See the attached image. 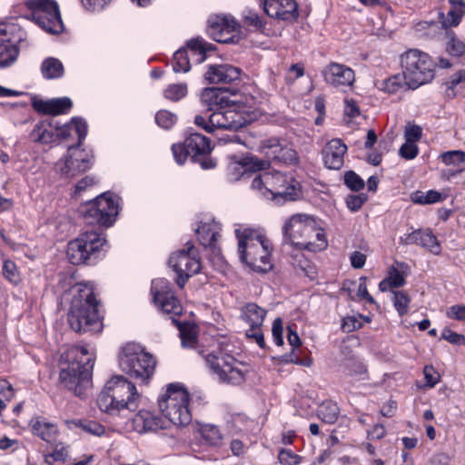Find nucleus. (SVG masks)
<instances>
[{
	"instance_id": "obj_1",
	"label": "nucleus",
	"mask_w": 465,
	"mask_h": 465,
	"mask_svg": "<svg viewBox=\"0 0 465 465\" xmlns=\"http://www.w3.org/2000/svg\"><path fill=\"white\" fill-rule=\"evenodd\" d=\"M94 357L87 348L72 346L60 357V382L75 395L82 397L91 383Z\"/></svg>"
},
{
	"instance_id": "obj_2",
	"label": "nucleus",
	"mask_w": 465,
	"mask_h": 465,
	"mask_svg": "<svg viewBox=\"0 0 465 465\" xmlns=\"http://www.w3.org/2000/svg\"><path fill=\"white\" fill-rule=\"evenodd\" d=\"M68 323L76 332H100L103 330L99 303L91 283H80L68 312Z\"/></svg>"
},
{
	"instance_id": "obj_3",
	"label": "nucleus",
	"mask_w": 465,
	"mask_h": 465,
	"mask_svg": "<svg viewBox=\"0 0 465 465\" xmlns=\"http://www.w3.org/2000/svg\"><path fill=\"white\" fill-rule=\"evenodd\" d=\"M282 231L284 241L300 249L315 252L328 246L323 229L313 217L307 214H293L284 223Z\"/></svg>"
},
{
	"instance_id": "obj_4",
	"label": "nucleus",
	"mask_w": 465,
	"mask_h": 465,
	"mask_svg": "<svg viewBox=\"0 0 465 465\" xmlns=\"http://www.w3.org/2000/svg\"><path fill=\"white\" fill-rule=\"evenodd\" d=\"M139 398L135 385L124 376L116 375L105 383L97 397V405L102 411L116 415L123 411H135Z\"/></svg>"
},
{
	"instance_id": "obj_5",
	"label": "nucleus",
	"mask_w": 465,
	"mask_h": 465,
	"mask_svg": "<svg viewBox=\"0 0 465 465\" xmlns=\"http://www.w3.org/2000/svg\"><path fill=\"white\" fill-rule=\"evenodd\" d=\"M235 233L241 261L254 272H269L272 268L270 241L261 232L251 228L236 229Z\"/></svg>"
},
{
	"instance_id": "obj_6",
	"label": "nucleus",
	"mask_w": 465,
	"mask_h": 465,
	"mask_svg": "<svg viewBox=\"0 0 465 465\" xmlns=\"http://www.w3.org/2000/svg\"><path fill=\"white\" fill-rule=\"evenodd\" d=\"M151 292L153 295V302L161 309L165 314H171L172 322L174 323L180 331V338L182 345L184 348H193L196 343V330L195 326L187 322L180 323L173 316L182 313V305L174 295L169 281L159 278L152 282Z\"/></svg>"
},
{
	"instance_id": "obj_7",
	"label": "nucleus",
	"mask_w": 465,
	"mask_h": 465,
	"mask_svg": "<svg viewBox=\"0 0 465 465\" xmlns=\"http://www.w3.org/2000/svg\"><path fill=\"white\" fill-rule=\"evenodd\" d=\"M251 187L277 203L295 201L302 193L300 183L292 175L279 171L265 172L257 175L252 180Z\"/></svg>"
},
{
	"instance_id": "obj_8",
	"label": "nucleus",
	"mask_w": 465,
	"mask_h": 465,
	"mask_svg": "<svg viewBox=\"0 0 465 465\" xmlns=\"http://www.w3.org/2000/svg\"><path fill=\"white\" fill-rule=\"evenodd\" d=\"M107 241L96 231H86L67 244V258L72 264L92 265L104 255Z\"/></svg>"
},
{
	"instance_id": "obj_9",
	"label": "nucleus",
	"mask_w": 465,
	"mask_h": 465,
	"mask_svg": "<svg viewBox=\"0 0 465 465\" xmlns=\"http://www.w3.org/2000/svg\"><path fill=\"white\" fill-rule=\"evenodd\" d=\"M120 369L130 377L147 381L153 375L156 361L137 343L128 342L118 354Z\"/></svg>"
},
{
	"instance_id": "obj_10",
	"label": "nucleus",
	"mask_w": 465,
	"mask_h": 465,
	"mask_svg": "<svg viewBox=\"0 0 465 465\" xmlns=\"http://www.w3.org/2000/svg\"><path fill=\"white\" fill-rule=\"evenodd\" d=\"M189 392L181 385L171 383L165 393L159 399L158 405L162 414L173 425L183 427L192 421L189 408Z\"/></svg>"
},
{
	"instance_id": "obj_11",
	"label": "nucleus",
	"mask_w": 465,
	"mask_h": 465,
	"mask_svg": "<svg viewBox=\"0 0 465 465\" xmlns=\"http://www.w3.org/2000/svg\"><path fill=\"white\" fill-rule=\"evenodd\" d=\"M401 66L406 86L416 89L434 78L431 58L418 49H410L401 55Z\"/></svg>"
},
{
	"instance_id": "obj_12",
	"label": "nucleus",
	"mask_w": 465,
	"mask_h": 465,
	"mask_svg": "<svg viewBox=\"0 0 465 465\" xmlns=\"http://www.w3.org/2000/svg\"><path fill=\"white\" fill-rule=\"evenodd\" d=\"M119 212V197L110 192L103 193L86 203L84 218L86 223L110 227Z\"/></svg>"
},
{
	"instance_id": "obj_13",
	"label": "nucleus",
	"mask_w": 465,
	"mask_h": 465,
	"mask_svg": "<svg viewBox=\"0 0 465 465\" xmlns=\"http://www.w3.org/2000/svg\"><path fill=\"white\" fill-rule=\"evenodd\" d=\"M205 361L212 373L221 382L240 385L245 380V373L240 368L242 362L222 349L213 351L205 356Z\"/></svg>"
},
{
	"instance_id": "obj_14",
	"label": "nucleus",
	"mask_w": 465,
	"mask_h": 465,
	"mask_svg": "<svg viewBox=\"0 0 465 465\" xmlns=\"http://www.w3.org/2000/svg\"><path fill=\"white\" fill-rule=\"evenodd\" d=\"M30 11V18L49 34H60L64 31L58 4L54 0H25Z\"/></svg>"
},
{
	"instance_id": "obj_15",
	"label": "nucleus",
	"mask_w": 465,
	"mask_h": 465,
	"mask_svg": "<svg viewBox=\"0 0 465 465\" xmlns=\"http://www.w3.org/2000/svg\"><path fill=\"white\" fill-rule=\"evenodd\" d=\"M187 249L179 250L169 258V264L177 274L176 282L183 288L187 280L201 270L200 260L196 256L194 246L187 242Z\"/></svg>"
},
{
	"instance_id": "obj_16",
	"label": "nucleus",
	"mask_w": 465,
	"mask_h": 465,
	"mask_svg": "<svg viewBox=\"0 0 465 465\" xmlns=\"http://www.w3.org/2000/svg\"><path fill=\"white\" fill-rule=\"evenodd\" d=\"M93 155L85 147H67L64 156L55 164L56 171L64 177H74L92 165Z\"/></svg>"
},
{
	"instance_id": "obj_17",
	"label": "nucleus",
	"mask_w": 465,
	"mask_h": 465,
	"mask_svg": "<svg viewBox=\"0 0 465 465\" xmlns=\"http://www.w3.org/2000/svg\"><path fill=\"white\" fill-rule=\"evenodd\" d=\"M23 32L14 24L0 25V67L8 66L18 55Z\"/></svg>"
},
{
	"instance_id": "obj_18",
	"label": "nucleus",
	"mask_w": 465,
	"mask_h": 465,
	"mask_svg": "<svg viewBox=\"0 0 465 465\" xmlns=\"http://www.w3.org/2000/svg\"><path fill=\"white\" fill-rule=\"evenodd\" d=\"M249 121L243 116L242 106L235 104L234 107L213 111L209 116L210 126H204V130L213 133L215 129H238Z\"/></svg>"
},
{
	"instance_id": "obj_19",
	"label": "nucleus",
	"mask_w": 465,
	"mask_h": 465,
	"mask_svg": "<svg viewBox=\"0 0 465 465\" xmlns=\"http://www.w3.org/2000/svg\"><path fill=\"white\" fill-rule=\"evenodd\" d=\"M207 46L203 40L192 39L188 42L187 47L180 48L173 54V68L175 73H187L191 69L190 57L197 64L206 59Z\"/></svg>"
},
{
	"instance_id": "obj_20",
	"label": "nucleus",
	"mask_w": 465,
	"mask_h": 465,
	"mask_svg": "<svg viewBox=\"0 0 465 465\" xmlns=\"http://www.w3.org/2000/svg\"><path fill=\"white\" fill-rule=\"evenodd\" d=\"M266 314V310L254 302L246 303L241 309L242 319L250 326L245 331L246 337L253 340L261 348L265 346L262 326Z\"/></svg>"
},
{
	"instance_id": "obj_21",
	"label": "nucleus",
	"mask_w": 465,
	"mask_h": 465,
	"mask_svg": "<svg viewBox=\"0 0 465 465\" xmlns=\"http://www.w3.org/2000/svg\"><path fill=\"white\" fill-rule=\"evenodd\" d=\"M271 162L268 159H259L253 155H246L241 158L232 156L228 164V177L231 181H238L249 172L261 171L268 168Z\"/></svg>"
},
{
	"instance_id": "obj_22",
	"label": "nucleus",
	"mask_w": 465,
	"mask_h": 465,
	"mask_svg": "<svg viewBox=\"0 0 465 465\" xmlns=\"http://www.w3.org/2000/svg\"><path fill=\"white\" fill-rule=\"evenodd\" d=\"M213 147H172L175 162L182 165L188 157L192 162L198 163L203 170L213 169L216 166V160L212 158Z\"/></svg>"
},
{
	"instance_id": "obj_23",
	"label": "nucleus",
	"mask_w": 465,
	"mask_h": 465,
	"mask_svg": "<svg viewBox=\"0 0 465 465\" xmlns=\"http://www.w3.org/2000/svg\"><path fill=\"white\" fill-rule=\"evenodd\" d=\"M239 30L237 22L227 15H213L208 20V34L216 42L229 43Z\"/></svg>"
},
{
	"instance_id": "obj_24",
	"label": "nucleus",
	"mask_w": 465,
	"mask_h": 465,
	"mask_svg": "<svg viewBox=\"0 0 465 465\" xmlns=\"http://www.w3.org/2000/svg\"><path fill=\"white\" fill-rule=\"evenodd\" d=\"M230 94H236V90L221 87L205 88L202 92L201 102L207 107L208 111L234 107L237 103L236 101L230 99Z\"/></svg>"
},
{
	"instance_id": "obj_25",
	"label": "nucleus",
	"mask_w": 465,
	"mask_h": 465,
	"mask_svg": "<svg viewBox=\"0 0 465 465\" xmlns=\"http://www.w3.org/2000/svg\"><path fill=\"white\" fill-rule=\"evenodd\" d=\"M322 75L328 84L340 89L351 87L355 80L353 70L338 63L327 65L322 71Z\"/></svg>"
},
{
	"instance_id": "obj_26",
	"label": "nucleus",
	"mask_w": 465,
	"mask_h": 465,
	"mask_svg": "<svg viewBox=\"0 0 465 465\" xmlns=\"http://www.w3.org/2000/svg\"><path fill=\"white\" fill-rule=\"evenodd\" d=\"M262 5L264 12L272 18L289 21L298 15L295 0H263Z\"/></svg>"
},
{
	"instance_id": "obj_27",
	"label": "nucleus",
	"mask_w": 465,
	"mask_h": 465,
	"mask_svg": "<svg viewBox=\"0 0 465 465\" xmlns=\"http://www.w3.org/2000/svg\"><path fill=\"white\" fill-rule=\"evenodd\" d=\"M32 106L37 113L43 114L59 115L67 114L71 110L73 103L68 97L54 98L50 100L34 98L32 101Z\"/></svg>"
},
{
	"instance_id": "obj_28",
	"label": "nucleus",
	"mask_w": 465,
	"mask_h": 465,
	"mask_svg": "<svg viewBox=\"0 0 465 465\" xmlns=\"http://www.w3.org/2000/svg\"><path fill=\"white\" fill-rule=\"evenodd\" d=\"M221 224L213 219L206 222H201V224L195 230L198 241L204 248H210L214 252L217 249V239L220 236Z\"/></svg>"
},
{
	"instance_id": "obj_29",
	"label": "nucleus",
	"mask_w": 465,
	"mask_h": 465,
	"mask_svg": "<svg viewBox=\"0 0 465 465\" xmlns=\"http://www.w3.org/2000/svg\"><path fill=\"white\" fill-rule=\"evenodd\" d=\"M241 70L230 64H216L209 67L205 79L211 84H231L240 79Z\"/></svg>"
},
{
	"instance_id": "obj_30",
	"label": "nucleus",
	"mask_w": 465,
	"mask_h": 465,
	"mask_svg": "<svg viewBox=\"0 0 465 465\" xmlns=\"http://www.w3.org/2000/svg\"><path fill=\"white\" fill-rule=\"evenodd\" d=\"M133 429L138 433L163 429L162 420L150 411L141 410L132 419Z\"/></svg>"
},
{
	"instance_id": "obj_31",
	"label": "nucleus",
	"mask_w": 465,
	"mask_h": 465,
	"mask_svg": "<svg viewBox=\"0 0 465 465\" xmlns=\"http://www.w3.org/2000/svg\"><path fill=\"white\" fill-rule=\"evenodd\" d=\"M29 427L34 435L48 443L53 442L59 433L56 424L41 416L32 418L29 421Z\"/></svg>"
},
{
	"instance_id": "obj_32",
	"label": "nucleus",
	"mask_w": 465,
	"mask_h": 465,
	"mask_svg": "<svg viewBox=\"0 0 465 465\" xmlns=\"http://www.w3.org/2000/svg\"><path fill=\"white\" fill-rule=\"evenodd\" d=\"M450 8L447 15L440 13V21L443 28L459 25L465 15V2L463 0H449Z\"/></svg>"
},
{
	"instance_id": "obj_33",
	"label": "nucleus",
	"mask_w": 465,
	"mask_h": 465,
	"mask_svg": "<svg viewBox=\"0 0 465 465\" xmlns=\"http://www.w3.org/2000/svg\"><path fill=\"white\" fill-rule=\"evenodd\" d=\"M347 147H324L322 161L326 168L339 170L343 165V156Z\"/></svg>"
},
{
	"instance_id": "obj_34",
	"label": "nucleus",
	"mask_w": 465,
	"mask_h": 465,
	"mask_svg": "<svg viewBox=\"0 0 465 465\" xmlns=\"http://www.w3.org/2000/svg\"><path fill=\"white\" fill-rule=\"evenodd\" d=\"M446 199V196L436 190H429L427 192L416 191L411 194V200L416 204H432L440 203Z\"/></svg>"
},
{
	"instance_id": "obj_35",
	"label": "nucleus",
	"mask_w": 465,
	"mask_h": 465,
	"mask_svg": "<svg viewBox=\"0 0 465 465\" xmlns=\"http://www.w3.org/2000/svg\"><path fill=\"white\" fill-rule=\"evenodd\" d=\"M41 72L45 79H55L64 74V66L57 58L48 57L42 63Z\"/></svg>"
},
{
	"instance_id": "obj_36",
	"label": "nucleus",
	"mask_w": 465,
	"mask_h": 465,
	"mask_svg": "<svg viewBox=\"0 0 465 465\" xmlns=\"http://www.w3.org/2000/svg\"><path fill=\"white\" fill-rule=\"evenodd\" d=\"M340 410L338 405L327 401L322 402L317 410V416L325 423L333 424L338 420Z\"/></svg>"
},
{
	"instance_id": "obj_37",
	"label": "nucleus",
	"mask_w": 465,
	"mask_h": 465,
	"mask_svg": "<svg viewBox=\"0 0 465 465\" xmlns=\"http://www.w3.org/2000/svg\"><path fill=\"white\" fill-rule=\"evenodd\" d=\"M202 440L205 444L213 447L221 446L223 442V435L217 426L213 424H204L200 428Z\"/></svg>"
},
{
	"instance_id": "obj_38",
	"label": "nucleus",
	"mask_w": 465,
	"mask_h": 465,
	"mask_svg": "<svg viewBox=\"0 0 465 465\" xmlns=\"http://www.w3.org/2000/svg\"><path fill=\"white\" fill-rule=\"evenodd\" d=\"M404 284L405 279L402 273L395 267H391L389 270L388 276L379 283V290L385 292L391 289L403 286Z\"/></svg>"
},
{
	"instance_id": "obj_39",
	"label": "nucleus",
	"mask_w": 465,
	"mask_h": 465,
	"mask_svg": "<svg viewBox=\"0 0 465 465\" xmlns=\"http://www.w3.org/2000/svg\"><path fill=\"white\" fill-rule=\"evenodd\" d=\"M419 245L433 254H439L441 251L440 244L431 230H420L419 235Z\"/></svg>"
},
{
	"instance_id": "obj_40",
	"label": "nucleus",
	"mask_w": 465,
	"mask_h": 465,
	"mask_svg": "<svg viewBox=\"0 0 465 465\" xmlns=\"http://www.w3.org/2000/svg\"><path fill=\"white\" fill-rule=\"evenodd\" d=\"M69 455L68 447L63 442H57L54 446V450L50 453L44 455L45 461L48 465H53L54 462H65Z\"/></svg>"
},
{
	"instance_id": "obj_41",
	"label": "nucleus",
	"mask_w": 465,
	"mask_h": 465,
	"mask_svg": "<svg viewBox=\"0 0 465 465\" xmlns=\"http://www.w3.org/2000/svg\"><path fill=\"white\" fill-rule=\"evenodd\" d=\"M406 85L403 74H394L389 78L382 80L379 84V89L389 93L395 94Z\"/></svg>"
},
{
	"instance_id": "obj_42",
	"label": "nucleus",
	"mask_w": 465,
	"mask_h": 465,
	"mask_svg": "<svg viewBox=\"0 0 465 465\" xmlns=\"http://www.w3.org/2000/svg\"><path fill=\"white\" fill-rule=\"evenodd\" d=\"M274 162H280L286 164H292L298 162V154L292 147H277L273 152Z\"/></svg>"
},
{
	"instance_id": "obj_43",
	"label": "nucleus",
	"mask_w": 465,
	"mask_h": 465,
	"mask_svg": "<svg viewBox=\"0 0 465 465\" xmlns=\"http://www.w3.org/2000/svg\"><path fill=\"white\" fill-rule=\"evenodd\" d=\"M187 84H172L163 91V96L173 102H177L187 95Z\"/></svg>"
},
{
	"instance_id": "obj_44",
	"label": "nucleus",
	"mask_w": 465,
	"mask_h": 465,
	"mask_svg": "<svg viewBox=\"0 0 465 465\" xmlns=\"http://www.w3.org/2000/svg\"><path fill=\"white\" fill-rule=\"evenodd\" d=\"M346 374L357 381L368 379V371L366 366L359 361L351 360L346 364Z\"/></svg>"
},
{
	"instance_id": "obj_45",
	"label": "nucleus",
	"mask_w": 465,
	"mask_h": 465,
	"mask_svg": "<svg viewBox=\"0 0 465 465\" xmlns=\"http://www.w3.org/2000/svg\"><path fill=\"white\" fill-rule=\"evenodd\" d=\"M446 48L452 56L460 57L465 54V43L456 36L453 32L448 34Z\"/></svg>"
},
{
	"instance_id": "obj_46",
	"label": "nucleus",
	"mask_w": 465,
	"mask_h": 465,
	"mask_svg": "<svg viewBox=\"0 0 465 465\" xmlns=\"http://www.w3.org/2000/svg\"><path fill=\"white\" fill-rule=\"evenodd\" d=\"M410 302L411 298L408 293L403 291L393 292V305L400 316L408 312Z\"/></svg>"
},
{
	"instance_id": "obj_47",
	"label": "nucleus",
	"mask_w": 465,
	"mask_h": 465,
	"mask_svg": "<svg viewBox=\"0 0 465 465\" xmlns=\"http://www.w3.org/2000/svg\"><path fill=\"white\" fill-rule=\"evenodd\" d=\"M177 122V115L168 110H160L155 114V123L163 129L172 128Z\"/></svg>"
},
{
	"instance_id": "obj_48",
	"label": "nucleus",
	"mask_w": 465,
	"mask_h": 465,
	"mask_svg": "<svg viewBox=\"0 0 465 465\" xmlns=\"http://www.w3.org/2000/svg\"><path fill=\"white\" fill-rule=\"evenodd\" d=\"M67 127L70 132H74L77 134V145H81L87 134V123L80 117H74Z\"/></svg>"
},
{
	"instance_id": "obj_49",
	"label": "nucleus",
	"mask_w": 465,
	"mask_h": 465,
	"mask_svg": "<svg viewBox=\"0 0 465 465\" xmlns=\"http://www.w3.org/2000/svg\"><path fill=\"white\" fill-rule=\"evenodd\" d=\"M2 273L7 281L14 284H17L20 282L16 264L9 259H3Z\"/></svg>"
},
{
	"instance_id": "obj_50",
	"label": "nucleus",
	"mask_w": 465,
	"mask_h": 465,
	"mask_svg": "<svg viewBox=\"0 0 465 465\" xmlns=\"http://www.w3.org/2000/svg\"><path fill=\"white\" fill-rule=\"evenodd\" d=\"M442 162L446 165H453L459 167L465 162V153L461 150H453L443 153L440 155Z\"/></svg>"
},
{
	"instance_id": "obj_51",
	"label": "nucleus",
	"mask_w": 465,
	"mask_h": 465,
	"mask_svg": "<svg viewBox=\"0 0 465 465\" xmlns=\"http://www.w3.org/2000/svg\"><path fill=\"white\" fill-rule=\"evenodd\" d=\"M84 432L94 436H102L105 433V428L95 420H81L78 424Z\"/></svg>"
},
{
	"instance_id": "obj_52",
	"label": "nucleus",
	"mask_w": 465,
	"mask_h": 465,
	"mask_svg": "<svg viewBox=\"0 0 465 465\" xmlns=\"http://www.w3.org/2000/svg\"><path fill=\"white\" fill-rule=\"evenodd\" d=\"M344 183L351 191L359 192L364 188V181L353 171H348L344 174Z\"/></svg>"
},
{
	"instance_id": "obj_53",
	"label": "nucleus",
	"mask_w": 465,
	"mask_h": 465,
	"mask_svg": "<svg viewBox=\"0 0 465 465\" xmlns=\"http://www.w3.org/2000/svg\"><path fill=\"white\" fill-rule=\"evenodd\" d=\"M422 135V129L419 125L408 124L405 126L404 136L406 142L402 145H411L417 143Z\"/></svg>"
},
{
	"instance_id": "obj_54",
	"label": "nucleus",
	"mask_w": 465,
	"mask_h": 465,
	"mask_svg": "<svg viewBox=\"0 0 465 465\" xmlns=\"http://www.w3.org/2000/svg\"><path fill=\"white\" fill-rule=\"evenodd\" d=\"M211 143L204 135L188 131L182 145H210Z\"/></svg>"
},
{
	"instance_id": "obj_55",
	"label": "nucleus",
	"mask_w": 465,
	"mask_h": 465,
	"mask_svg": "<svg viewBox=\"0 0 465 465\" xmlns=\"http://www.w3.org/2000/svg\"><path fill=\"white\" fill-rule=\"evenodd\" d=\"M243 21L249 25L252 26L255 29H262L264 26V22L262 18L252 10H245L243 12Z\"/></svg>"
},
{
	"instance_id": "obj_56",
	"label": "nucleus",
	"mask_w": 465,
	"mask_h": 465,
	"mask_svg": "<svg viewBox=\"0 0 465 465\" xmlns=\"http://www.w3.org/2000/svg\"><path fill=\"white\" fill-rule=\"evenodd\" d=\"M278 459L282 465H297L301 462L302 458L291 450H282L279 452Z\"/></svg>"
},
{
	"instance_id": "obj_57",
	"label": "nucleus",
	"mask_w": 465,
	"mask_h": 465,
	"mask_svg": "<svg viewBox=\"0 0 465 465\" xmlns=\"http://www.w3.org/2000/svg\"><path fill=\"white\" fill-rule=\"evenodd\" d=\"M366 201L367 195L365 193L351 194L347 196L346 205L351 212H357Z\"/></svg>"
},
{
	"instance_id": "obj_58",
	"label": "nucleus",
	"mask_w": 465,
	"mask_h": 465,
	"mask_svg": "<svg viewBox=\"0 0 465 465\" xmlns=\"http://www.w3.org/2000/svg\"><path fill=\"white\" fill-rule=\"evenodd\" d=\"M32 138L34 142L40 143H49L54 142L52 131L44 127L35 128L32 134Z\"/></svg>"
},
{
	"instance_id": "obj_59",
	"label": "nucleus",
	"mask_w": 465,
	"mask_h": 465,
	"mask_svg": "<svg viewBox=\"0 0 465 465\" xmlns=\"http://www.w3.org/2000/svg\"><path fill=\"white\" fill-rule=\"evenodd\" d=\"M97 180L94 176L86 175L82 178L74 186V195L81 194L83 192L92 188L97 183Z\"/></svg>"
},
{
	"instance_id": "obj_60",
	"label": "nucleus",
	"mask_w": 465,
	"mask_h": 465,
	"mask_svg": "<svg viewBox=\"0 0 465 465\" xmlns=\"http://www.w3.org/2000/svg\"><path fill=\"white\" fill-rule=\"evenodd\" d=\"M440 339L449 341L451 344L460 345L465 343V337L459 334L449 328H444L441 332Z\"/></svg>"
},
{
	"instance_id": "obj_61",
	"label": "nucleus",
	"mask_w": 465,
	"mask_h": 465,
	"mask_svg": "<svg viewBox=\"0 0 465 465\" xmlns=\"http://www.w3.org/2000/svg\"><path fill=\"white\" fill-rule=\"evenodd\" d=\"M272 333L276 345L283 344V323L281 318H276L272 322Z\"/></svg>"
},
{
	"instance_id": "obj_62",
	"label": "nucleus",
	"mask_w": 465,
	"mask_h": 465,
	"mask_svg": "<svg viewBox=\"0 0 465 465\" xmlns=\"http://www.w3.org/2000/svg\"><path fill=\"white\" fill-rule=\"evenodd\" d=\"M357 296L361 300H364L371 304H376L375 300L372 298V296L368 292L367 285H366V277L360 278V283H359L358 290H357Z\"/></svg>"
},
{
	"instance_id": "obj_63",
	"label": "nucleus",
	"mask_w": 465,
	"mask_h": 465,
	"mask_svg": "<svg viewBox=\"0 0 465 465\" xmlns=\"http://www.w3.org/2000/svg\"><path fill=\"white\" fill-rule=\"evenodd\" d=\"M361 327V322L354 316L345 317L342 320L341 329L344 332H351Z\"/></svg>"
},
{
	"instance_id": "obj_64",
	"label": "nucleus",
	"mask_w": 465,
	"mask_h": 465,
	"mask_svg": "<svg viewBox=\"0 0 465 465\" xmlns=\"http://www.w3.org/2000/svg\"><path fill=\"white\" fill-rule=\"evenodd\" d=\"M446 315L450 319L457 321H465V305H452L446 312Z\"/></svg>"
}]
</instances>
